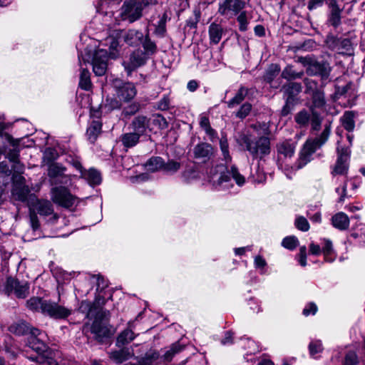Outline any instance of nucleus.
<instances>
[{
	"label": "nucleus",
	"mask_w": 365,
	"mask_h": 365,
	"mask_svg": "<svg viewBox=\"0 0 365 365\" xmlns=\"http://www.w3.org/2000/svg\"><path fill=\"white\" fill-rule=\"evenodd\" d=\"M299 257V264L302 267H305L307 265V248L305 246L300 247Z\"/></svg>",
	"instance_id": "obj_64"
},
{
	"label": "nucleus",
	"mask_w": 365,
	"mask_h": 365,
	"mask_svg": "<svg viewBox=\"0 0 365 365\" xmlns=\"http://www.w3.org/2000/svg\"><path fill=\"white\" fill-rule=\"evenodd\" d=\"M253 128L259 134L267 135L269 134V126L265 123H257L253 125Z\"/></svg>",
	"instance_id": "obj_60"
},
{
	"label": "nucleus",
	"mask_w": 365,
	"mask_h": 365,
	"mask_svg": "<svg viewBox=\"0 0 365 365\" xmlns=\"http://www.w3.org/2000/svg\"><path fill=\"white\" fill-rule=\"evenodd\" d=\"M153 123L158 126L161 130L165 129L168 126L166 119L161 115L158 114L153 120Z\"/></svg>",
	"instance_id": "obj_55"
},
{
	"label": "nucleus",
	"mask_w": 365,
	"mask_h": 365,
	"mask_svg": "<svg viewBox=\"0 0 365 365\" xmlns=\"http://www.w3.org/2000/svg\"><path fill=\"white\" fill-rule=\"evenodd\" d=\"M72 178L71 175H66L65 173L57 180L54 181V184L58 185H70L71 184Z\"/></svg>",
	"instance_id": "obj_61"
},
{
	"label": "nucleus",
	"mask_w": 365,
	"mask_h": 365,
	"mask_svg": "<svg viewBox=\"0 0 365 365\" xmlns=\"http://www.w3.org/2000/svg\"><path fill=\"white\" fill-rule=\"evenodd\" d=\"M146 61L147 57L145 56V53L140 49H137L123 60L122 65L128 76H130L138 68L143 66Z\"/></svg>",
	"instance_id": "obj_10"
},
{
	"label": "nucleus",
	"mask_w": 365,
	"mask_h": 365,
	"mask_svg": "<svg viewBox=\"0 0 365 365\" xmlns=\"http://www.w3.org/2000/svg\"><path fill=\"white\" fill-rule=\"evenodd\" d=\"M311 117L307 110H302L296 114L294 119L297 124L301 127H304L308 125Z\"/></svg>",
	"instance_id": "obj_44"
},
{
	"label": "nucleus",
	"mask_w": 365,
	"mask_h": 365,
	"mask_svg": "<svg viewBox=\"0 0 365 365\" xmlns=\"http://www.w3.org/2000/svg\"><path fill=\"white\" fill-rule=\"evenodd\" d=\"M149 123L150 118L144 115H138L133 118L130 127L132 128V131L143 136L145 135L149 128Z\"/></svg>",
	"instance_id": "obj_16"
},
{
	"label": "nucleus",
	"mask_w": 365,
	"mask_h": 365,
	"mask_svg": "<svg viewBox=\"0 0 365 365\" xmlns=\"http://www.w3.org/2000/svg\"><path fill=\"white\" fill-rule=\"evenodd\" d=\"M279 159L290 158L295 151V144L290 140H286L277 145Z\"/></svg>",
	"instance_id": "obj_18"
},
{
	"label": "nucleus",
	"mask_w": 365,
	"mask_h": 365,
	"mask_svg": "<svg viewBox=\"0 0 365 365\" xmlns=\"http://www.w3.org/2000/svg\"><path fill=\"white\" fill-rule=\"evenodd\" d=\"M51 193L53 202L61 207L69 208L76 202V197L65 186L55 187Z\"/></svg>",
	"instance_id": "obj_9"
},
{
	"label": "nucleus",
	"mask_w": 365,
	"mask_h": 365,
	"mask_svg": "<svg viewBox=\"0 0 365 365\" xmlns=\"http://www.w3.org/2000/svg\"><path fill=\"white\" fill-rule=\"evenodd\" d=\"M280 68L277 64H272L267 70L264 75V81L272 84L274 78L279 74Z\"/></svg>",
	"instance_id": "obj_45"
},
{
	"label": "nucleus",
	"mask_w": 365,
	"mask_h": 365,
	"mask_svg": "<svg viewBox=\"0 0 365 365\" xmlns=\"http://www.w3.org/2000/svg\"><path fill=\"white\" fill-rule=\"evenodd\" d=\"M92 83L91 81V74L87 68H81L79 87L85 91H89Z\"/></svg>",
	"instance_id": "obj_37"
},
{
	"label": "nucleus",
	"mask_w": 365,
	"mask_h": 365,
	"mask_svg": "<svg viewBox=\"0 0 365 365\" xmlns=\"http://www.w3.org/2000/svg\"><path fill=\"white\" fill-rule=\"evenodd\" d=\"M29 284L27 282H21L19 279L9 277H7L5 286L4 292L7 295L14 293L17 298L24 299L29 294Z\"/></svg>",
	"instance_id": "obj_8"
},
{
	"label": "nucleus",
	"mask_w": 365,
	"mask_h": 365,
	"mask_svg": "<svg viewBox=\"0 0 365 365\" xmlns=\"http://www.w3.org/2000/svg\"><path fill=\"white\" fill-rule=\"evenodd\" d=\"M36 209L41 215L48 216L53 215V210L51 203L48 200L38 201Z\"/></svg>",
	"instance_id": "obj_36"
},
{
	"label": "nucleus",
	"mask_w": 365,
	"mask_h": 365,
	"mask_svg": "<svg viewBox=\"0 0 365 365\" xmlns=\"http://www.w3.org/2000/svg\"><path fill=\"white\" fill-rule=\"evenodd\" d=\"M130 356L131 354L127 348H122L120 350L113 351L109 353L110 359L118 364L123 363Z\"/></svg>",
	"instance_id": "obj_30"
},
{
	"label": "nucleus",
	"mask_w": 365,
	"mask_h": 365,
	"mask_svg": "<svg viewBox=\"0 0 365 365\" xmlns=\"http://www.w3.org/2000/svg\"><path fill=\"white\" fill-rule=\"evenodd\" d=\"M310 120L312 130H319L321 127L322 118L314 110H312V117Z\"/></svg>",
	"instance_id": "obj_51"
},
{
	"label": "nucleus",
	"mask_w": 365,
	"mask_h": 365,
	"mask_svg": "<svg viewBox=\"0 0 365 365\" xmlns=\"http://www.w3.org/2000/svg\"><path fill=\"white\" fill-rule=\"evenodd\" d=\"M30 224L34 230H36L39 228L40 224L38 216L34 211L30 210L29 213Z\"/></svg>",
	"instance_id": "obj_59"
},
{
	"label": "nucleus",
	"mask_w": 365,
	"mask_h": 365,
	"mask_svg": "<svg viewBox=\"0 0 365 365\" xmlns=\"http://www.w3.org/2000/svg\"><path fill=\"white\" fill-rule=\"evenodd\" d=\"M339 41L340 38L329 35L327 37L326 43L331 50H340Z\"/></svg>",
	"instance_id": "obj_50"
},
{
	"label": "nucleus",
	"mask_w": 365,
	"mask_h": 365,
	"mask_svg": "<svg viewBox=\"0 0 365 365\" xmlns=\"http://www.w3.org/2000/svg\"><path fill=\"white\" fill-rule=\"evenodd\" d=\"M158 359L159 353L155 350H150L140 361V365H155L154 362Z\"/></svg>",
	"instance_id": "obj_43"
},
{
	"label": "nucleus",
	"mask_w": 365,
	"mask_h": 365,
	"mask_svg": "<svg viewBox=\"0 0 365 365\" xmlns=\"http://www.w3.org/2000/svg\"><path fill=\"white\" fill-rule=\"evenodd\" d=\"M337 158L335 164L331 169V175L333 176L346 175L349 170V162L351 150L347 147L337 146Z\"/></svg>",
	"instance_id": "obj_6"
},
{
	"label": "nucleus",
	"mask_w": 365,
	"mask_h": 365,
	"mask_svg": "<svg viewBox=\"0 0 365 365\" xmlns=\"http://www.w3.org/2000/svg\"><path fill=\"white\" fill-rule=\"evenodd\" d=\"M304 75V71L297 72L293 69V66H286L282 72V77L287 81L301 78Z\"/></svg>",
	"instance_id": "obj_40"
},
{
	"label": "nucleus",
	"mask_w": 365,
	"mask_h": 365,
	"mask_svg": "<svg viewBox=\"0 0 365 365\" xmlns=\"http://www.w3.org/2000/svg\"><path fill=\"white\" fill-rule=\"evenodd\" d=\"M108 53L106 50L97 49L93 56L92 65L94 73L98 76H103L108 67Z\"/></svg>",
	"instance_id": "obj_12"
},
{
	"label": "nucleus",
	"mask_w": 365,
	"mask_h": 365,
	"mask_svg": "<svg viewBox=\"0 0 365 365\" xmlns=\"http://www.w3.org/2000/svg\"><path fill=\"white\" fill-rule=\"evenodd\" d=\"M220 149L222 150L224 159L226 161H230L231 156L230 155V153H229L228 143H227V138H222L220 140Z\"/></svg>",
	"instance_id": "obj_52"
},
{
	"label": "nucleus",
	"mask_w": 365,
	"mask_h": 365,
	"mask_svg": "<svg viewBox=\"0 0 365 365\" xmlns=\"http://www.w3.org/2000/svg\"><path fill=\"white\" fill-rule=\"evenodd\" d=\"M354 116L355 115L353 111H346L341 118L343 127L349 132L354 129Z\"/></svg>",
	"instance_id": "obj_35"
},
{
	"label": "nucleus",
	"mask_w": 365,
	"mask_h": 365,
	"mask_svg": "<svg viewBox=\"0 0 365 365\" xmlns=\"http://www.w3.org/2000/svg\"><path fill=\"white\" fill-rule=\"evenodd\" d=\"M224 29L220 24L212 23L209 26V36L210 42L217 44L222 39Z\"/></svg>",
	"instance_id": "obj_24"
},
{
	"label": "nucleus",
	"mask_w": 365,
	"mask_h": 365,
	"mask_svg": "<svg viewBox=\"0 0 365 365\" xmlns=\"http://www.w3.org/2000/svg\"><path fill=\"white\" fill-rule=\"evenodd\" d=\"M141 136L133 131L125 133L120 136V141L123 145L126 148L135 146L140 140Z\"/></svg>",
	"instance_id": "obj_26"
},
{
	"label": "nucleus",
	"mask_w": 365,
	"mask_h": 365,
	"mask_svg": "<svg viewBox=\"0 0 365 365\" xmlns=\"http://www.w3.org/2000/svg\"><path fill=\"white\" fill-rule=\"evenodd\" d=\"M331 223L335 228L339 230H345L349 228V218L346 214L340 212L332 216Z\"/></svg>",
	"instance_id": "obj_22"
},
{
	"label": "nucleus",
	"mask_w": 365,
	"mask_h": 365,
	"mask_svg": "<svg viewBox=\"0 0 365 365\" xmlns=\"http://www.w3.org/2000/svg\"><path fill=\"white\" fill-rule=\"evenodd\" d=\"M295 226L298 230L303 232H307L309 229V224L307 220L302 216H299L296 218Z\"/></svg>",
	"instance_id": "obj_49"
},
{
	"label": "nucleus",
	"mask_w": 365,
	"mask_h": 365,
	"mask_svg": "<svg viewBox=\"0 0 365 365\" xmlns=\"http://www.w3.org/2000/svg\"><path fill=\"white\" fill-rule=\"evenodd\" d=\"M109 314L108 311L101 310L97 313L96 318L90 327L91 332L100 341L112 335L110 328L106 323L108 320Z\"/></svg>",
	"instance_id": "obj_5"
},
{
	"label": "nucleus",
	"mask_w": 365,
	"mask_h": 365,
	"mask_svg": "<svg viewBox=\"0 0 365 365\" xmlns=\"http://www.w3.org/2000/svg\"><path fill=\"white\" fill-rule=\"evenodd\" d=\"M170 101L168 96L165 95L158 103V108L160 110H167L170 108Z\"/></svg>",
	"instance_id": "obj_58"
},
{
	"label": "nucleus",
	"mask_w": 365,
	"mask_h": 365,
	"mask_svg": "<svg viewBox=\"0 0 365 365\" xmlns=\"http://www.w3.org/2000/svg\"><path fill=\"white\" fill-rule=\"evenodd\" d=\"M324 245L322 252L324 254L326 262H332L335 260L336 255L333 249L332 242L329 239H323Z\"/></svg>",
	"instance_id": "obj_28"
},
{
	"label": "nucleus",
	"mask_w": 365,
	"mask_h": 365,
	"mask_svg": "<svg viewBox=\"0 0 365 365\" xmlns=\"http://www.w3.org/2000/svg\"><path fill=\"white\" fill-rule=\"evenodd\" d=\"M164 163L161 158H151L145 164L146 170L150 172H155L163 168Z\"/></svg>",
	"instance_id": "obj_41"
},
{
	"label": "nucleus",
	"mask_w": 365,
	"mask_h": 365,
	"mask_svg": "<svg viewBox=\"0 0 365 365\" xmlns=\"http://www.w3.org/2000/svg\"><path fill=\"white\" fill-rule=\"evenodd\" d=\"M329 9V22L336 28L341 24V15L343 9H341L336 0H329L328 4Z\"/></svg>",
	"instance_id": "obj_17"
},
{
	"label": "nucleus",
	"mask_w": 365,
	"mask_h": 365,
	"mask_svg": "<svg viewBox=\"0 0 365 365\" xmlns=\"http://www.w3.org/2000/svg\"><path fill=\"white\" fill-rule=\"evenodd\" d=\"M184 349V346L181 345L179 342L173 344L170 349L168 350L163 356L159 355L160 359L155 361L154 364L155 365L158 364H161L163 362H168L170 361L175 354L179 353Z\"/></svg>",
	"instance_id": "obj_23"
},
{
	"label": "nucleus",
	"mask_w": 365,
	"mask_h": 365,
	"mask_svg": "<svg viewBox=\"0 0 365 365\" xmlns=\"http://www.w3.org/2000/svg\"><path fill=\"white\" fill-rule=\"evenodd\" d=\"M66 171V168L58 163L51 164L48 170V175L51 179L52 182L58 179Z\"/></svg>",
	"instance_id": "obj_34"
},
{
	"label": "nucleus",
	"mask_w": 365,
	"mask_h": 365,
	"mask_svg": "<svg viewBox=\"0 0 365 365\" xmlns=\"http://www.w3.org/2000/svg\"><path fill=\"white\" fill-rule=\"evenodd\" d=\"M242 141L246 146V150L254 158L262 159L270 153L269 139L266 136H262L258 139H252L245 135L242 138Z\"/></svg>",
	"instance_id": "obj_4"
},
{
	"label": "nucleus",
	"mask_w": 365,
	"mask_h": 365,
	"mask_svg": "<svg viewBox=\"0 0 365 365\" xmlns=\"http://www.w3.org/2000/svg\"><path fill=\"white\" fill-rule=\"evenodd\" d=\"M317 311V305L313 302H310L303 309V314L306 317H307L310 314L314 315L316 314Z\"/></svg>",
	"instance_id": "obj_62"
},
{
	"label": "nucleus",
	"mask_w": 365,
	"mask_h": 365,
	"mask_svg": "<svg viewBox=\"0 0 365 365\" xmlns=\"http://www.w3.org/2000/svg\"><path fill=\"white\" fill-rule=\"evenodd\" d=\"M252 109V105L249 103H245L241 106L239 110L236 113V116L241 119L245 118L249 115Z\"/></svg>",
	"instance_id": "obj_53"
},
{
	"label": "nucleus",
	"mask_w": 365,
	"mask_h": 365,
	"mask_svg": "<svg viewBox=\"0 0 365 365\" xmlns=\"http://www.w3.org/2000/svg\"><path fill=\"white\" fill-rule=\"evenodd\" d=\"M249 92V89L244 86H241L235 96L229 101L227 102V107L229 108H232L238 105H240L247 96Z\"/></svg>",
	"instance_id": "obj_31"
},
{
	"label": "nucleus",
	"mask_w": 365,
	"mask_h": 365,
	"mask_svg": "<svg viewBox=\"0 0 365 365\" xmlns=\"http://www.w3.org/2000/svg\"><path fill=\"white\" fill-rule=\"evenodd\" d=\"M251 16L245 11H241L237 17V21L239 24V29L240 31L245 32L248 29V25Z\"/></svg>",
	"instance_id": "obj_39"
},
{
	"label": "nucleus",
	"mask_w": 365,
	"mask_h": 365,
	"mask_svg": "<svg viewBox=\"0 0 365 365\" xmlns=\"http://www.w3.org/2000/svg\"><path fill=\"white\" fill-rule=\"evenodd\" d=\"M31 336L28 341V345L33 350L36 351L38 354H43L47 349L46 344L43 341L42 339L38 338V336L41 334L39 329L33 328L31 330Z\"/></svg>",
	"instance_id": "obj_15"
},
{
	"label": "nucleus",
	"mask_w": 365,
	"mask_h": 365,
	"mask_svg": "<svg viewBox=\"0 0 365 365\" xmlns=\"http://www.w3.org/2000/svg\"><path fill=\"white\" fill-rule=\"evenodd\" d=\"M299 245V240L295 236H288L282 240V245L288 250H293Z\"/></svg>",
	"instance_id": "obj_46"
},
{
	"label": "nucleus",
	"mask_w": 365,
	"mask_h": 365,
	"mask_svg": "<svg viewBox=\"0 0 365 365\" xmlns=\"http://www.w3.org/2000/svg\"><path fill=\"white\" fill-rule=\"evenodd\" d=\"M81 178L86 180L91 186L99 185L102 180L101 173L94 168L84 169L81 173Z\"/></svg>",
	"instance_id": "obj_20"
},
{
	"label": "nucleus",
	"mask_w": 365,
	"mask_h": 365,
	"mask_svg": "<svg viewBox=\"0 0 365 365\" xmlns=\"http://www.w3.org/2000/svg\"><path fill=\"white\" fill-rule=\"evenodd\" d=\"M180 168V163L174 160H169L167 163H164L163 165V169L168 172H176Z\"/></svg>",
	"instance_id": "obj_57"
},
{
	"label": "nucleus",
	"mask_w": 365,
	"mask_h": 365,
	"mask_svg": "<svg viewBox=\"0 0 365 365\" xmlns=\"http://www.w3.org/2000/svg\"><path fill=\"white\" fill-rule=\"evenodd\" d=\"M143 34L138 30L130 29L124 36L125 42L130 46H137L143 40Z\"/></svg>",
	"instance_id": "obj_25"
},
{
	"label": "nucleus",
	"mask_w": 365,
	"mask_h": 365,
	"mask_svg": "<svg viewBox=\"0 0 365 365\" xmlns=\"http://www.w3.org/2000/svg\"><path fill=\"white\" fill-rule=\"evenodd\" d=\"M330 132V125H326L323 132L319 137L307 140L301 152L300 160L302 162V165L300 163V165L297 166V169L301 168L310 161L312 155L317 149L319 148L327 142L329 137Z\"/></svg>",
	"instance_id": "obj_3"
},
{
	"label": "nucleus",
	"mask_w": 365,
	"mask_h": 365,
	"mask_svg": "<svg viewBox=\"0 0 365 365\" xmlns=\"http://www.w3.org/2000/svg\"><path fill=\"white\" fill-rule=\"evenodd\" d=\"M113 86L120 101L128 102L136 96L135 86L131 83H123L120 80L116 79L113 82Z\"/></svg>",
	"instance_id": "obj_11"
},
{
	"label": "nucleus",
	"mask_w": 365,
	"mask_h": 365,
	"mask_svg": "<svg viewBox=\"0 0 365 365\" xmlns=\"http://www.w3.org/2000/svg\"><path fill=\"white\" fill-rule=\"evenodd\" d=\"M26 305L33 312H38L54 319H64L71 314V309L38 297H31Z\"/></svg>",
	"instance_id": "obj_1"
},
{
	"label": "nucleus",
	"mask_w": 365,
	"mask_h": 365,
	"mask_svg": "<svg viewBox=\"0 0 365 365\" xmlns=\"http://www.w3.org/2000/svg\"><path fill=\"white\" fill-rule=\"evenodd\" d=\"M232 178L236 183L241 186L245 182V178L238 172L237 168L235 166H232L230 170L222 165H217L213 173L211 172L210 180L216 186H219L222 189H228L232 185L229 182Z\"/></svg>",
	"instance_id": "obj_2"
},
{
	"label": "nucleus",
	"mask_w": 365,
	"mask_h": 365,
	"mask_svg": "<svg viewBox=\"0 0 365 365\" xmlns=\"http://www.w3.org/2000/svg\"><path fill=\"white\" fill-rule=\"evenodd\" d=\"M305 86H306V93H313L317 91V83L312 79L305 78L304 80Z\"/></svg>",
	"instance_id": "obj_56"
},
{
	"label": "nucleus",
	"mask_w": 365,
	"mask_h": 365,
	"mask_svg": "<svg viewBox=\"0 0 365 365\" xmlns=\"http://www.w3.org/2000/svg\"><path fill=\"white\" fill-rule=\"evenodd\" d=\"M249 3L247 0H222L219 4L218 13L230 19L237 16Z\"/></svg>",
	"instance_id": "obj_7"
},
{
	"label": "nucleus",
	"mask_w": 365,
	"mask_h": 365,
	"mask_svg": "<svg viewBox=\"0 0 365 365\" xmlns=\"http://www.w3.org/2000/svg\"><path fill=\"white\" fill-rule=\"evenodd\" d=\"M133 322H129L128 328L121 331L117 337L116 346L122 347L130 343L136 336L133 331Z\"/></svg>",
	"instance_id": "obj_19"
},
{
	"label": "nucleus",
	"mask_w": 365,
	"mask_h": 365,
	"mask_svg": "<svg viewBox=\"0 0 365 365\" xmlns=\"http://www.w3.org/2000/svg\"><path fill=\"white\" fill-rule=\"evenodd\" d=\"M358 362L359 360L356 353L349 351L345 356L344 365H356Z\"/></svg>",
	"instance_id": "obj_54"
},
{
	"label": "nucleus",
	"mask_w": 365,
	"mask_h": 365,
	"mask_svg": "<svg viewBox=\"0 0 365 365\" xmlns=\"http://www.w3.org/2000/svg\"><path fill=\"white\" fill-rule=\"evenodd\" d=\"M193 154L195 158L205 163L209 160L212 156L213 148L209 143H200L194 147Z\"/></svg>",
	"instance_id": "obj_14"
},
{
	"label": "nucleus",
	"mask_w": 365,
	"mask_h": 365,
	"mask_svg": "<svg viewBox=\"0 0 365 365\" xmlns=\"http://www.w3.org/2000/svg\"><path fill=\"white\" fill-rule=\"evenodd\" d=\"M140 43H142L144 48L143 53H145V56L146 54L152 55L156 52L157 46L155 43L150 40L148 34H146L145 36L143 38V40Z\"/></svg>",
	"instance_id": "obj_42"
},
{
	"label": "nucleus",
	"mask_w": 365,
	"mask_h": 365,
	"mask_svg": "<svg viewBox=\"0 0 365 365\" xmlns=\"http://www.w3.org/2000/svg\"><path fill=\"white\" fill-rule=\"evenodd\" d=\"M331 72L329 63L327 61L318 62L313 60L309 68H307V73L310 76L319 75L324 78H328Z\"/></svg>",
	"instance_id": "obj_13"
},
{
	"label": "nucleus",
	"mask_w": 365,
	"mask_h": 365,
	"mask_svg": "<svg viewBox=\"0 0 365 365\" xmlns=\"http://www.w3.org/2000/svg\"><path fill=\"white\" fill-rule=\"evenodd\" d=\"M101 301L103 303V299L96 298L94 303H91L89 301H82L79 307V309L83 313H86L88 317L97 314L102 309L97 311L98 309V306L101 304Z\"/></svg>",
	"instance_id": "obj_21"
},
{
	"label": "nucleus",
	"mask_w": 365,
	"mask_h": 365,
	"mask_svg": "<svg viewBox=\"0 0 365 365\" xmlns=\"http://www.w3.org/2000/svg\"><path fill=\"white\" fill-rule=\"evenodd\" d=\"M182 176L186 180L189 181L197 178L198 174L194 168H189L183 172Z\"/></svg>",
	"instance_id": "obj_63"
},
{
	"label": "nucleus",
	"mask_w": 365,
	"mask_h": 365,
	"mask_svg": "<svg viewBox=\"0 0 365 365\" xmlns=\"http://www.w3.org/2000/svg\"><path fill=\"white\" fill-rule=\"evenodd\" d=\"M104 106L108 110L119 109L121 107V101L114 97H107L105 101Z\"/></svg>",
	"instance_id": "obj_47"
},
{
	"label": "nucleus",
	"mask_w": 365,
	"mask_h": 365,
	"mask_svg": "<svg viewBox=\"0 0 365 365\" xmlns=\"http://www.w3.org/2000/svg\"><path fill=\"white\" fill-rule=\"evenodd\" d=\"M312 102H313L314 107L320 108L324 105V103H325L324 96L322 91H317L316 92L312 93Z\"/></svg>",
	"instance_id": "obj_48"
},
{
	"label": "nucleus",
	"mask_w": 365,
	"mask_h": 365,
	"mask_svg": "<svg viewBox=\"0 0 365 365\" xmlns=\"http://www.w3.org/2000/svg\"><path fill=\"white\" fill-rule=\"evenodd\" d=\"M282 91L287 95V99L294 101V97L301 92L302 86L299 83H289L283 86Z\"/></svg>",
	"instance_id": "obj_32"
},
{
	"label": "nucleus",
	"mask_w": 365,
	"mask_h": 365,
	"mask_svg": "<svg viewBox=\"0 0 365 365\" xmlns=\"http://www.w3.org/2000/svg\"><path fill=\"white\" fill-rule=\"evenodd\" d=\"M102 123L99 120H93L90 126L87 128L86 135L88 140L93 143L99 134L101 133Z\"/></svg>",
	"instance_id": "obj_27"
},
{
	"label": "nucleus",
	"mask_w": 365,
	"mask_h": 365,
	"mask_svg": "<svg viewBox=\"0 0 365 365\" xmlns=\"http://www.w3.org/2000/svg\"><path fill=\"white\" fill-rule=\"evenodd\" d=\"M29 192L28 187L23 184H16L12 189L13 197L20 202L26 201Z\"/></svg>",
	"instance_id": "obj_29"
},
{
	"label": "nucleus",
	"mask_w": 365,
	"mask_h": 365,
	"mask_svg": "<svg viewBox=\"0 0 365 365\" xmlns=\"http://www.w3.org/2000/svg\"><path fill=\"white\" fill-rule=\"evenodd\" d=\"M10 332L16 335H24L29 331L31 333V330L28 324L24 321H19L12 324L9 328Z\"/></svg>",
	"instance_id": "obj_33"
},
{
	"label": "nucleus",
	"mask_w": 365,
	"mask_h": 365,
	"mask_svg": "<svg viewBox=\"0 0 365 365\" xmlns=\"http://www.w3.org/2000/svg\"><path fill=\"white\" fill-rule=\"evenodd\" d=\"M308 349L311 357L317 358V355L324 350L322 341L319 339H312L309 344Z\"/></svg>",
	"instance_id": "obj_38"
}]
</instances>
